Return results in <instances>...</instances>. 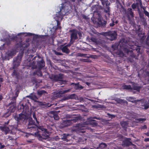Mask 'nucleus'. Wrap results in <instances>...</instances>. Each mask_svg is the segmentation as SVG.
Wrapping results in <instances>:
<instances>
[{
    "label": "nucleus",
    "instance_id": "obj_1",
    "mask_svg": "<svg viewBox=\"0 0 149 149\" xmlns=\"http://www.w3.org/2000/svg\"><path fill=\"white\" fill-rule=\"evenodd\" d=\"M119 45L120 47V50L116 53V54L119 55L120 56L122 57L124 56L123 52L129 54L132 52V50L135 49L138 52H139L140 49L139 46L135 45L134 47H129L127 46V43L125 42V39H123L120 40Z\"/></svg>",
    "mask_w": 149,
    "mask_h": 149
},
{
    "label": "nucleus",
    "instance_id": "obj_2",
    "mask_svg": "<svg viewBox=\"0 0 149 149\" xmlns=\"http://www.w3.org/2000/svg\"><path fill=\"white\" fill-rule=\"evenodd\" d=\"M70 8V5L66 3H62L61 8H60V11L56 14L55 17V19L57 22V29H61V27L59 26L60 24V21L63 19V16L65 15L68 12Z\"/></svg>",
    "mask_w": 149,
    "mask_h": 149
},
{
    "label": "nucleus",
    "instance_id": "obj_3",
    "mask_svg": "<svg viewBox=\"0 0 149 149\" xmlns=\"http://www.w3.org/2000/svg\"><path fill=\"white\" fill-rule=\"evenodd\" d=\"M23 108V111L25 114L21 113L18 116H15V118L16 120L18 123H23L26 119V116L25 113H27V111H28V106H24L22 105Z\"/></svg>",
    "mask_w": 149,
    "mask_h": 149
},
{
    "label": "nucleus",
    "instance_id": "obj_4",
    "mask_svg": "<svg viewBox=\"0 0 149 149\" xmlns=\"http://www.w3.org/2000/svg\"><path fill=\"white\" fill-rule=\"evenodd\" d=\"M38 128L41 130L42 132V136L39 133L40 132H35L33 135L37 137L39 140L42 141L43 139H46L49 136V134L47 130L44 128L42 127H40Z\"/></svg>",
    "mask_w": 149,
    "mask_h": 149
},
{
    "label": "nucleus",
    "instance_id": "obj_5",
    "mask_svg": "<svg viewBox=\"0 0 149 149\" xmlns=\"http://www.w3.org/2000/svg\"><path fill=\"white\" fill-rule=\"evenodd\" d=\"M101 34L105 36H107V38L112 41L115 40L116 38L117 34L115 31H110L107 32H102Z\"/></svg>",
    "mask_w": 149,
    "mask_h": 149
},
{
    "label": "nucleus",
    "instance_id": "obj_6",
    "mask_svg": "<svg viewBox=\"0 0 149 149\" xmlns=\"http://www.w3.org/2000/svg\"><path fill=\"white\" fill-rule=\"evenodd\" d=\"M78 33V31L76 30H73L72 31V32L71 36L70 44H72L74 40L78 38L77 37Z\"/></svg>",
    "mask_w": 149,
    "mask_h": 149
},
{
    "label": "nucleus",
    "instance_id": "obj_7",
    "mask_svg": "<svg viewBox=\"0 0 149 149\" xmlns=\"http://www.w3.org/2000/svg\"><path fill=\"white\" fill-rule=\"evenodd\" d=\"M102 2V4L104 6L106 5L107 9H106L104 10V11L107 13V15H110L109 14V7H108V6L109 5L110 3L109 2L107 1L106 0H100Z\"/></svg>",
    "mask_w": 149,
    "mask_h": 149
},
{
    "label": "nucleus",
    "instance_id": "obj_8",
    "mask_svg": "<svg viewBox=\"0 0 149 149\" xmlns=\"http://www.w3.org/2000/svg\"><path fill=\"white\" fill-rule=\"evenodd\" d=\"M15 54V52L13 50L8 51L6 54L5 56L3 58L4 59L9 60Z\"/></svg>",
    "mask_w": 149,
    "mask_h": 149
},
{
    "label": "nucleus",
    "instance_id": "obj_9",
    "mask_svg": "<svg viewBox=\"0 0 149 149\" xmlns=\"http://www.w3.org/2000/svg\"><path fill=\"white\" fill-rule=\"evenodd\" d=\"M63 75L62 74H58L57 75H53L51 77L54 81H61L62 80Z\"/></svg>",
    "mask_w": 149,
    "mask_h": 149
},
{
    "label": "nucleus",
    "instance_id": "obj_10",
    "mask_svg": "<svg viewBox=\"0 0 149 149\" xmlns=\"http://www.w3.org/2000/svg\"><path fill=\"white\" fill-rule=\"evenodd\" d=\"M22 58V56H17L16 58L13 63L14 68H15L19 65Z\"/></svg>",
    "mask_w": 149,
    "mask_h": 149
},
{
    "label": "nucleus",
    "instance_id": "obj_11",
    "mask_svg": "<svg viewBox=\"0 0 149 149\" xmlns=\"http://www.w3.org/2000/svg\"><path fill=\"white\" fill-rule=\"evenodd\" d=\"M28 127V128L31 129V130L32 131L34 130H36V126L35 124V122L32 120H31L29 122Z\"/></svg>",
    "mask_w": 149,
    "mask_h": 149
},
{
    "label": "nucleus",
    "instance_id": "obj_12",
    "mask_svg": "<svg viewBox=\"0 0 149 149\" xmlns=\"http://www.w3.org/2000/svg\"><path fill=\"white\" fill-rule=\"evenodd\" d=\"M140 104L142 107H144L145 109H148L149 107V103L144 100H142L140 102Z\"/></svg>",
    "mask_w": 149,
    "mask_h": 149
},
{
    "label": "nucleus",
    "instance_id": "obj_13",
    "mask_svg": "<svg viewBox=\"0 0 149 149\" xmlns=\"http://www.w3.org/2000/svg\"><path fill=\"white\" fill-rule=\"evenodd\" d=\"M99 6L98 5L93 6L92 7L91 9H92V10L93 11V12H94L95 14L96 13H97L98 16L99 17H100V15L99 14V13H98V11L97 10V8H98V7H99Z\"/></svg>",
    "mask_w": 149,
    "mask_h": 149
},
{
    "label": "nucleus",
    "instance_id": "obj_14",
    "mask_svg": "<svg viewBox=\"0 0 149 149\" xmlns=\"http://www.w3.org/2000/svg\"><path fill=\"white\" fill-rule=\"evenodd\" d=\"M135 99V97H127V100L133 103H136L137 101H140V100H134Z\"/></svg>",
    "mask_w": 149,
    "mask_h": 149
},
{
    "label": "nucleus",
    "instance_id": "obj_15",
    "mask_svg": "<svg viewBox=\"0 0 149 149\" xmlns=\"http://www.w3.org/2000/svg\"><path fill=\"white\" fill-rule=\"evenodd\" d=\"M71 44H68L63 47L62 49V51L66 53H69V49L67 48V47L70 46Z\"/></svg>",
    "mask_w": 149,
    "mask_h": 149
},
{
    "label": "nucleus",
    "instance_id": "obj_16",
    "mask_svg": "<svg viewBox=\"0 0 149 149\" xmlns=\"http://www.w3.org/2000/svg\"><path fill=\"white\" fill-rule=\"evenodd\" d=\"M91 40L93 42H95L97 44L100 45L101 43V42L99 40L95 39V38L92 37L91 38Z\"/></svg>",
    "mask_w": 149,
    "mask_h": 149
},
{
    "label": "nucleus",
    "instance_id": "obj_17",
    "mask_svg": "<svg viewBox=\"0 0 149 149\" xmlns=\"http://www.w3.org/2000/svg\"><path fill=\"white\" fill-rule=\"evenodd\" d=\"M70 135L69 134L66 135L65 134H63L61 135V139L65 141H68V137Z\"/></svg>",
    "mask_w": 149,
    "mask_h": 149
},
{
    "label": "nucleus",
    "instance_id": "obj_18",
    "mask_svg": "<svg viewBox=\"0 0 149 149\" xmlns=\"http://www.w3.org/2000/svg\"><path fill=\"white\" fill-rule=\"evenodd\" d=\"M72 84L74 85V86H75V88L76 89H82L83 88V87L82 86L80 85L79 84V83H77V84L73 83V84Z\"/></svg>",
    "mask_w": 149,
    "mask_h": 149
},
{
    "label": "nucleus",
    "instance_id": "obj_19",
    "mask_svg": "<svg viewBox=\"0 0 149 149\" xmlns=\"http://www.w3.org/2000/svg\"><path fill=\"white\" fill-rule=\"evenodd\" d=\"M0 128L1 130L5 131L6 133L9 131V128L5 126L1 127Z\"/></svg>",
    "mask_w": 149,
    "mask_h": 149
},
{
    "label": "nucleus",
    "instance_id": "obj_20",
    "mask_svg": "<svg viewBox=\"0 0 149 149\" xmlns=\"http://www.w3.org/2000/svg\"><path fill=\"white\" fill-rule=\"evenodd\" d=\"M120 124L121 126L123 127H126L128 125V121H123L120 122Z\"/></svg>",
    "mask_w": 149,
    "mask_h": 149
},
{
    "label": "nucleus",
    "instance_id": "obj_21",
    "mask_svg": "<svg viewBox=\"0 0 149 149\" xmlns=\"http://www.w3.org/2000/svg\"><path fill=\"white\" fill-rule=\"evenodd\" d=\"M106 146L107 145L106 144L104 143H102L100 144L99 147L97 148V149L100 148V149H102L106 148Z\"/></svg>",
    "mask_w": 149,
    "mask_h": 149
},
{
    "label": "nucleus",
    "instance_id": "obj_22",
    "mask_svg": "<svg viewBox=\"0 0 149 149\" xmlns=\"http://www.w3.org/2000/svg\"><path fill=\"white\" fill-rule=\"evenodd\" d=\"M27 97H29L32 100L35 101L36 100L38 99L37 96L36 95H31L28 96H27Z\"/></svg>",
    "mask_w": 149,
    "mask_h": 149
},
{
    "label": "nucleus",
    "instance_id": "obj_23",
    "mask_svg": "<svg viewBox=\"0 0 149 149\" xmlns=\"http://www.w3.org/2000/svg\"><path fill=\"white\" fill-rule=\"evenodd\" d=\"M127 13L129 15H131L132 17H133V13L132 11V9L131 8H129L127 10Z\"/></svg>",
    "mask_w": 149,
    "mask_h": 149
},
{
    "label": "nucleus",
    "instance_id": "obj_24",
    "mask_svg": "<svg viewBox=\"0 0 149 149\" xmlns=\"http://www.w3.org/2000/svg\"><path fill=\"white\" fill-rule=\"evenodd\" d=\"M71 123V120H67L64 121L63 124L65 126H68L70 125Z\"/></svg>",
    "mask_w": 149,
    "mask_h": 149
},
{
    "label": "nucleus",
    "instance_id": "obj_25",
    "mask_svg": "<svg viewBox=\"0 0 149 149\" xmlns=\"http://www.w3.org/2000/svg\"><path fill=\"white\" fill-rule=\"evenodd\" d=\"M123 88L126 89H131L132 90V88H131V86L130 85H123Z\"/></svg>",
    "mask_w": 149,
    "mask_h": 149
},
{
    "label": "nucleus",
    "instance_id": "obj_26",
    "mask_svg": "<svg viewBox=\"0 0 149 149\" xmlns=\"http://www.w3.org/2000/svg\"><path fill=\"white\" fill-rule=\"evenodd\" d=\"M46 93V91L44 90L38 91L37 92L38 94L40 95H41L42 94H45Z\"/></svg>",
    "mask_w": 149,
    "mask_h": 149
},
{
    "label": "nucleus",
    "instance_id": "obj_27",
    "mask_svg": "<svg viewBox=\"0 0 149 149\" xmlns=\"http://www.w3.org/2000/svg\"><path fill=\"white\" fill-rule=\"evenodd\" d=\"M141 87L139 86H134L133 87V89L137 91H139Z\"/></svg>",
    "mask_w": 149,
    "mask_h": 149
},
{
    "label": "nucleus",
    "instance_id": "obj_28",
    "mask_svg": "<svg viewBox=\"0 0 149 149\" xmlns=\"http://www.w3.org/2000/svg\"><path fill=\"white\" fill-rule=\"evenodd\" d=\"M86 129V127L85 126H84L81 127L80 128L81 130L80 131V132H81L82 133H84V132H85V131L83 130H84Z\"/></svg>",
    "mask_w": 149,
    "mask_h": 149
},
{
    "label": "nucleus",
    "instance_id": "obj_29",
    "mask_svg": "<svg viewBox=\"0 0 149 149\" xmlns=\"http://www.w3.org/2000/svg\"><path fill=\"white\" fill-rule=\"evenodd\" d=\"M118 45L117 44H115L112 46V48L114 50H116L118 48Z\"/></svg>",
    "mask_w": 149,
    "mask_h": 149
},
{
    "label": "nucleus",
    "instance_id": "obj_30",
    "mask_svg": "<svg viewBox=\"0 0 149 149\" xmlns=\"http://www.w3.org/2000/svg\"><path fill=\"white\" fill-rule=\"evenodd\" d=\"M53 117L54 119L56 120H57L59 119V117L58 115L54 114Z\"/></svg>",
    "mask_w": 149,
    "mask_h": 149
},
{
    "label": "nucleus",
    "instance_id": "obj_31",
    "mask_svg": "<svg viewBox=\"0 0 149 149\" xmlns=\"http://www.w3.org/2000/svg\"><path fill=\"white\" fill-rule=\"evenodd\" d=\"M33 117V118L36 120V122L38 123V121H37V119L36 117V116L35 113H33L32 114Z\"/></svg>",
    "mask_w": 149,
    "mask_h": 149
},
{
    "label": "nucleus",
    "instance_id": "obj_32",
    "mask_svg": "<svg viewBox=\"0 0 149 149\" xmlns=\"http://www.w3.org/2000/svg\"><path fill=\"white\" fill-rule=\"evenodd\" d=\"M87 54H81L79 56H81L84 57H88V56H87Z\"/></svg>",
    "mask_w": 149,
    "mask_h": 149
},
{
    "label": "nucleus",
    "instance_id": "obj_33",
    "mask_svg": "<svg viewBox=\"0 0 149 149\" xmlns=\"http://www.w3.org/2000/svg\"><path fill=\"white\" fill-rule=\"evenodd\" d=\"M117 102L119 103H124L125 101L122 100L118 99L117 100Z\"/></svg>",
    "mask_w": 149,
    "mask_h": 149
},
{
    "label": "nucleus",
    "instance_id": "obj_34",
    "mask_svg": "<svg viewBox=\"0 0 149 149\" xmlns=\"http://www.w3.org/2000/svg\"><path fill=\"white\" fill-rule=\"evenodd\" d=\"M144 13L146 16L149 17V13L148 12L144 10Z\"/></svg>",
    "mask_w": 149,
    "mask_h": 149
},
{
    "label": "nucleus",
    "instance_id": "obj_35",
    "mask_svg": "<svg viewBox=\"0 0 149 149\" xmlns=\"http://www.w3.org/2000/svg\"><path fill=\"white\" fill-rule=\"evenodd\" d=\"M70 91V90H69V89H68V90H66L63 91L61 92V93H66L68 92L69 91Z\"/></svg>",
    "mask_w": 149,
    "mask_h": 149
},
{
    "label": "nucleus",
    "instance_id": "obj_36",
    "mask_svg": "<svg viewBox=\"0 0 149 149\" xmlns=\"http://www.w3.org/2000/svg\"><path fill=\"white\" fill-rule=\"evenodd\" d=\"M75 95L74 94H72L70 95V98L72 99H74L75 98Z\"/></svg>",
    "mask_w": 149,
    "mask_h": 149
},
{
    "label": "nucleus",
    "instance_id": "obj_37",
    "mask_svg": "<svg viewBox=\"0 0 149 149\" xmlns=\"http://www.w3.org/2000/svg\"><path fill=\"white\" fill-rule=\"evenodd\" d=\"M132 7L133 9H134L136 8V5L135 3H133L132 5Z\"/></svg>",
    "mask_w": 149,
    "mask_h": 149
},
{
    "label": "nucleus",
    "instance_id": "obj_38",
    "mask_svg": "<svg viewBox=\"0 0 149 149\" xmlns=\"http://www.w3.org/2000/svg\"><path fill=\"white\" fill-rule=\"evenodd\" d=\"M138 120L139 121L143 122V121H145L146 119H145V118H140L139 119H138Z\"/></svg>",
    "mask_w": 149,
    "mask_h": 149
},
{
    "label": "nucleus",
    "instance_id": "obj_39",
    "mask_svg": "<svg viewBox=\"0 0 149 149\" xmlns=\"http://www.w3.org/2000/svg\"><path fill=\"white\" fill-rule=\"evenodd\" d=\"M127 141H128V144H126V146H128L131 143L130 141V139H127Z\"/></svg>",
    "mask_w": 149,
    "mask_h": 149
},
{
    "label": "nucleus",
    "instance_id": "obj_40",
    "mask_svg": "<svg viewBox=\"0 0 149 149\" xmlns=\"http://www.w3.org/2000/svg\"><path fill=\"white\" fill-rule=\"evenodd\" d=\"M114 21L113 20H112V23H110V25L111 26H113L114 24Z\"/></svg>",
    "mask_w": 149,
    "mask_h": 149
},
{
    "label": "nucleus",
    "instance_id": "obj_41",
    "mask_svg": "<svg viewBox=\"0 0 149 149\" xmlns=\"http://www.w3.org/2000/svg\"><path fill=\"white\" fill-rule=\"evenodd\" d=\"M54 52L55 54L57 55H62V54L60 52H57L56 51H54Z\"/></svg>",
    "mask_w": 149,
    "mask_h": 149
},
{
    "label": "nucleus",
    "instance_id": "obj_42",
    "mask_svg": "<svg viewBox=\"0 0 149 149\" xmlns=\"http://www.w3.org/2000/svg\"><path fill=\"white\" fill-rule=\"evenodd\" d=\"M5 146L4 145H2L1 143H0V148L2 149Z\"/></svg>",
    "mask_w": 149,
    "mask_h": 149
},
{
    "label": "nucleus",
    "instance_id": "obj_43",
    "mask_svg": "<svg viewBox=\"0 0 149 149\" xmlns=\"http://www.w3.org/2000/svg\"><path fill=\"white\" fill-rule=\"evenodd\" d=\"M147 126L146 125H144L141 127V129H145L147 128Z\"/></svg>",
    "mask_w": 149,
    "mask_h": 149
},
{
    "label": "nucleus",
    "instance_id": "obj_44",
    "mask_svg": "<svg viewBox=\"0 0 149 149\" xmlns=\"http://www.w3.org/2000/svg\"><path fill=\"white\" fill-rule=\"evenodd\" d=\"M78 34L79 35V36L80 37H81L82 36V34H81V33L80 32H79L78 31Z\"/></svg>",
    "mask_w": 149,
    "mask_h": 149
},
{
    "label": "nucleus",
    "instance_id": "obj_45",
    "mask_svg": "<svg viewBox=\"0 0 149 149\" xmlns=\"http://www.w3.org/2000/svg\"><path fill=\"white\" fill-rule=\"evenodd\" d=\"M27 35L29 36H31L33 34L31 33H27Z\"/></svg>",
    "mask_w": 149,
    "mask_h": 149
},
{
    "label": "nucleus",
    "instance_id": "obj_46",
    "mask_svg": "<svg viewBox=\"0 0 149 149\" xmlns=\"http://www.w3.org/2000/svg\"><path fill=\"white\" fill-rule=\"evenodd\" d=\"M144 140L145 141H149V138L145 139Z\"/></svg>",
    "mask_w": 149,
    "mask_h": 149
},
{
    "label": "nucleus",
    "instance_id": "obj_47",
    "mask_svg": "<svg viewBox=\"0 0 149 149\" xmlns=\"http://www.w3.org/2000/svg\"><path fill=\"white\" fill-rule=\"evenodd\" d=\"M82 60L84 61V62H88V61L86 59H82Z\"/></svg>",
    "mask_w": 149,
    "mask_h": 149
},
{
    "label": "nucleus",
    "instance_id": "obj_48",
    "mask_svg": "<svg viewBox=\"0 0 149 149\" xmlns=\"http://www.w3.org/2000/svg\"><path fill=\"white\" fill-rule=\"evenodd\" d=\"M42 67H43L44 66V63L43 62H42Z\"/></svg>",
    "mask_w": 149,
    "mask_h": 149
},
{
    "label": "nucleus",
    "instance_id": "obj_49",
    "mask_svg": "<svg viewBox=\"0 0 149 149\" xmlns=\"http://www.w3.org/2000/svg\"><path fill=\"white\" fill-rule=\"evenodd\" d=\"M86 84L87 85H88V86H89V85L90 84V83H88V82H86Z\"/></svg>",
    "mask_w": 149,
    "mask_h": 149
},
{
    "label": "nucleus",
    "instance_id": "obj_50",
    "mask_svg": "<svg viewBox=\"0 0 149 149\" xmlns=\"http://www.w3.org/2000/svg\"><path fill=\"white\" fill-rule=\"evenodd\" d=\"M88 149V148H82V149ZM94 149V148H91V149Z\"/></svg>",
    "mask_w": 149,
    "mask_h": 149
},
{
    "label": "nucleus",
    "instance_id": "obj_51",
    "mask_svg": "<svg viewBox=\"0 0 149 149\" xmlns=\"http://www.w3.org/2000/svg\"><path fill=\"white\" fill-rule=\"evenodd\" d=\"M2 99V96L0 95V100H1Z\"/></svg>",
    "mask_w": 149,
    "mask_h": 149
},
{
    "label": "nucleus",
    "instance_id": "obj_52",
    "mask_svg": "<svg viewBox=\"0 0 149 149\" xmlns=\"http://www.w3.org/2000/svg\"><path fill=\"white\" fill-rule=\"evenodd\" d=\"M15 110V108L14 107H13V108L12 109V111H13Z\"/></svg>",
    "mask_w": 149,
    "mask_h": 149
},
{
    "label": "nucleus",
    "instance_id": "obj_53",
    "mask_svg": "<svg viewBox=\"0 0 149 149\" xmlns=\"http://www.w3.org/2000/svg\"><path fill=\"white\" fill-rule=\"evenodd\" d=\"M118 22V21L117 20H116V21L115 23L116 24H117Z\"/></svg>",
    "mask_w": 149,
    "mask_h": 149
},
{
    "label": "nucleus",
    "instance_id": "obj_54",
    "mask_svg": "<svg viewBox=\"0 0 149 149\" xmlns=\"http://www.w3.org/2000/svg\"><path fill=\"white\" fill-rule=\"evenodd\" d=\"M16 36H14V37L13 38L14 39L15 38H16Z\"/></svg>",
    "mask_w": 149,
    "mask_h": 149
},
{
    "label": "nucleus",
    "instance_id": "obj_55",
    "mask_svg": "<svg viewBox=\"0 0 149 149\" xmlns=\"http://www.w3.org/2000/svg\"><path fill=\"white\" fill-rule=\"evenodd\" d=\"M40 76H42V74H41V73L40 72Z\"/></svg>",
    "mask_w": 149,
    "mask_h": 149
},
{
    "label": "nucleus",
    "instance_id": "obj_56",
    "mask_svg": "<svg viewBox=\"0 0 149 149\" xmlns=\"http://www.w3.org/2000/svg\"><path fill=\"white\" fill-rule=\"evenodd\" d=\"M28 142H31V141H28Z\"/></svg>",
    "mask_w": 149,
    "mask_h": 149
},
{
    "label": "nucleus",
    "instance_id": "obj_57",
    "mask_svg": "<svg viewBox=\"0 0 149 149\" xmlns=\"http://www.w3.org/2000/svg\"><path fill=\"white\" fill-rule=\"evenodd\" d=\"M92 123H93L95 124V123H95V122H92Z\"/></svg>",
    "mask_w": 149,
    "mask_h": 149
},
{
    "label": "nucleus",
    "instance_id": "obj_58",
    "mask_svg": "<svg viewBox=\"0 0 149 149\" xmlns=\"http://www.w3.org/2000/svg\"><path fill=\"white\" fill-rule=\"evenodd\" d=\"M52 106L51 104H50V106H49V107H50V106Z\"/></svg>",
    "mask_w": 149,
    "mask_h": 149
},
{
    "label": "nucleus",
    "instance_id": "obj_59",
    "mask_svg": "<svg viewBox=\"0 0 149 149\" xmlns=\"http://www.w3.org/2000/svg\"><path fill=\"white\" fill-rule=\"evenodd\" d=\"M148 102H149V100H148Z\"/></svg>",
    "mask_w": 149,
    "mask_h": 149
},
{
    "label": "nucleus",
    "instance_id": "obj_60",
    "mask_svg": "<svg viewBox=\"0 0 149 149\" xmlns=\"http://www.w3.org/2000/svg\"><path fill=\"white\" fill-rule=\"evenodd\" d=\"M149 52V53H148V54H149V52Z\"/></svg>",
    "mask_w": 149,
    "mask_h": 149
}]
</instances>
